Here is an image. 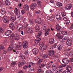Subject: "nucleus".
<instances>
[{
  "label": "nucleus",
  "mask_w": 73,
  "mask_h": 73,
  "mask_svg": "<svg viewBox=\"0 0 73 73\" xmlns=\"http://www.w3.org/2000/svg\"><path fill=\"white\" fill-rule=\"evenodd\" d=\"M69 54L70 56H73V52H70L69 53Z\"/></svg>",
  "instance_id": "58"
},
{
  "label": "nucleus",
  "mask_w": 73,
  "mask_h": 73,
  "mask_svg": "<svg viewBox=\"0 0 73 73\" xmlns=\"http://www.w3.org/2000/svg\"><path fill=\"white\" fill-rule=\"evenodd\" d=\"M21 12L22 14H24L25 13V11L24 10H23L21 11Z\"/></svg>",
  "instance_id": "60"
},
{
  "label": "nucleus",
  "mask_w": 73,
  "mask_h": 73,
  "mask_svg": "<svg viewBox=\"0 0 73 73\" xmlns=\"http://www.w3.org/2000/svg\"><path fill=\"white\" fill-rule=\"evenodd\" d=\"M19 59H21V60H24L25 59V56L23 55V54H22V53H21L19 57Z\"/></svg>",
  "instance_id": "21"
},
{
  "label": "nucleus",
  "mask_w": 73,
  "mask_h": 73,
  "mask_svg": "<svg viewBox=\"0 0 73 73\" xmlns=\"http://www.w3.org/2000/svg\"><path fill=\"white\" fill-rule=\"evenodd\" d=\"M36 23H38V24H40L41 23V18H37L35 20Z\"/></svg>",
  "instance_id": "23"
},
{
  "label": "nucleus",
  "mask_w": 73,
  "mask_h": 73,
  "mask_svg": "<svg viewBox=\"0 0 73 73\" xmlns=\"http://www.w3.org/2000/svg\"><path fill=\"white\" fill-rule=\"evenodd\" d=\"M8 17H7V16H4L3 17V21L4 23H8L9 21V20H8Z\"/></svg>",
  "instance_id": "11"
},
{
  "label": "nucleus",
  "mask_w": 73,
  "mask_h": 73,
  "mask_svg": "<svg viewBox=\"0 0 73 73\" xmlns=\"http://www.w3.org/2000/svg\"><path fill=\"white\" fill-rule=\"evenodd\" d=\"M62 48V46L60 44H59V45L57 47V48L58 49V50H60V49H61Z\"/></svg>",
  "instance_id": "36"
},
{
  "label": "nucleus",
  "mask_w": 73,
  "mask_h": 73,
  "mask_svg": "<svg viewBox=\"0 0 73 73\" xmlns=\"http://www.w3.org/2000/svg\"><path fill=\"white\" fill-rule=\"evenodd\" d=\"M23 47L24 49L27 48L28 46V43L27 41H24L23 42Z\"/></svg>",
  "instance_id": "5"
},
{
  "label": "nucleus",
  "mask_w": 73,
  "mask_h": 73,
  "mask_svg": "<svg viewBox=\"0 0 73 73\" xmlns=\"http://www.w3.org/2000/svg\"><path fill=\"white\" fill-rule=\"evenodd\" d=\"M57 45H58V43H55L54 45H53L52 46L54 48H56Z\"/></svg>",
  "instance_id": "48"
},
{
  "label": "nucleus",
  "mask_w": 73,
  "mask_h": 73,
  "mask_svg": "<svg viewBox=\"0 0 73 73\" xmlns=\"http://www.w3.org/2000/svg\"><path fill=\"white\" fill-rule=\"evenodd\" d=\"M35 61H38V64H41V62H42V59H40V57L38 56H36L35 57Z\"/></svg>",
  "instance_id": "6"
},
{
  "label": "nucleus",
  "mask_w": 73,
  "mask_h": 73,
  "mask_svg": "<svg viewBox=\"0 0 73 73\" xmlns=\"http://www.w3.org/2000/svg\"><path fill=\"white\" fill-rule=\"evenodd\" d=\"M49 42L50 44H53L54 43V40L53 38L50 39L49 40Z\"/></svg>",
  "instance_id": "20"
},
{
  "label": "nucleus",
  "mask_w": 73,
  "mask_h": 73,
  "mask_svg": "<svg viewBox=\"0 0 73 73\" xmlns=\"http://www.w3.org/2000/svg\"><path fill=\"white\" fill-rule=\"evenodd\" d=\"M56 5L58 7H61L62 5V4L60 2H58L56 3Z\"/></svg>",
  "instance_id": "34"
},
{
  "label": "nucleus",
  "mask_w": 73,
  "mask_h": 73,
  "mask_svg": "<svg viewBox=\"0 0 73 73\" xmlns=\"http://www.w3.org/2000/svg\"><path fill=\"white\" fill-rule=\"evenodd\" d=\"M54 54V51L53 50L49 51V52L48 53V54L50 56H52Z\"/></svg>",
  "instance_id": "18"
},
{
  "label": "nucleus",
  "mask_w": 73,
  "mask_h": 73,
  "mask_svg": "<svg viewBox=\"0 0 73 73\" xmlns=\"http://www.w3.org/2000/svg\"><path fill=\"white\" fill-rule=\"evenodd\" d=\"M29 23L31 24H34V21L32 19H30L29 20Z\"/></svg>",
  "instance_id": "33"
},
{
  "label": "nucleus",
  "mask_w": 73,
  "mask_h": 73,
  "mask_svg": "<svg viewBox=\"0 0 73 73\" xmlns=\"http://www.w3.org/2000/svg\"><path fill=\"white\" fill-rule=\"evenodd\" d=\"M23 27V25L21 24H19L17 26V29H19V28H21V27Z\"/></svg>",
  "instance_id": "41"
},
{
  "label": "nucleus",
  "mask_w": 73,
  "mask_h": 73,
  "mask_svg": "<svg viewBox=\"0 0 73 73\" xmlns=\"http://www.w3.org/2000/svg\"><path fill=\"white\" fill-rule=\"evenodd\" d=\"M3 32V29L0 27V34H1Z\"/></svg>",
  "instance_id": "55"
},
{
  "label": "nucleus",
  "mask_w": 73,
  "mask_h": 73,
  "mask_svg": "<svg viewBox=\"0 0 73 73\" xmlns=\"http://www.w3.org/2000/svg\"><path fill=\"white\" fill-rule=\"evenodd\" d=\"M23 8L25 11H29V6L27 5H26L23 7Z\"/></svg>",
  "instance_id": "27"
},
{
  "label": "nucleus",
  "mask_w": 73,
  "mask_h": 73,
  "mask_svg": "<svg viewBox=\"0 0 73 73\" xmlns=\"http://www.w3.org/2000/svg\"><path fill=\"white\" fill-rule=\"evenodd\" d=\"M42 72V69H41V68L38 69V71H37L38 73H40L41 72Z\"/></svg>",
  "instance_id": "43"
},
{
  "label": "nucleus",
  "mask_w": 73,
  "mask_h": 73,
  "mask_svg": "<svg viewBox=\"0 0 73 73\" xmlns=\"http://www.w3.org/2000/svg\"><path fill=\"white\" fill-rule=\"evenodd\" d=\"M4 47L3 46H0V51L1 50V49H4Z\"/></svg>",
  "instance_id": "61"
},
{
  "label": "nucleus",
  "mask_w": 73,
  "mask_h": 73,
  "mask_svg": "<svg viewBox=\"0 0 73 73\" xmlns=\"http://www.w3.org/2000/svg\"><path fill=\"white\" fill-rule=\"evenodd\" d=\"M36 13H41V11L40 10H38L37 11H36Z\"/></svg>",
  "instance_id": "57"
},
{
  "label": "nucleus",
  "mask_w": 73,
  "mask_h": 73,
  "mask_svg": "<svg viewBox=\"0 0 73 73\" xmlns=\"http://www.w3.org/2000/svg\"><path fill=\"white\" fill-rule=\"evenodd\" d=\"M37 6V4L35 3H33L30 6V7L32 9L34 10L35 9L36 7Z\"/></svg>",
  "instance_id": "15"
},
{
  "label": "nucleus",
  "mask_w": 73,
  "mask_h": 73,
  "mask_svg": "<svg viewBox=\"0 0 73 73\" xmlns=\"http://www.w3.org/2000/svg\"><path fill=\"white\" fill-rule=\"evenodd\" d=\"M50 21H54V19H53V18L52 17H51L49 19Z\"/></svg>",
  "instance_id": "56"
},
{
  "label": "nucleus",
  "mask_w": 73,
  "mask_h": 73,
  "mask_svg": "<svg viewBox=\"0 0 73 73\" xmlns=\"http://www.w3.org/2000/svg\"><path fill=\"white\" fill-rule=\"evenodd\" d=\"M58 72L59 73L61 72H62V70L61 69H58Z\"/></svg>",
  "instance_id": "62"
},
{
  "label": "nucleus",
  "mask_w": 73,
  "mask_h": 73,
  "mask_svg": "<svg viewBox=\"0 0 73 73\" xmlns=\"http://www.w3.org/2000/svg\"><path fill=\"white\" fill-rule=\"evenodd\" d=\"M24 29V28H23V26L21 27H20L18 29V31H23Z\"/></svg>",
  "instance_id": "46"
},
{
  "label": "nucleus",
  "mask_w": 73,
  "mask_h": 73,
  "mask_svg": "<svg viewBox=\"0 0 73 73\" xmlns=\"http://www.w3.org/2000/svg\"><path fill=\"white\" fill-rule=\"evenodd\" d=\"M11 34H12L11 35L9 36V38H11V39L12 40V39H13H13L15 35V34H14L13 33H12Z\"/></svg>",
  "instance_id": "32"
},
{
  "label": "nucleus",
  "mask_w": 73,
  "mask_h": 73,
  "mask_svg": "<svg viewBox=\"0 0 73 73\" xmlns=\"http://www.w3.org/2000/svg\"><path fill=\"white\" fill-rule=\"evenodd\" d=\"M56 18L58 20H61L62 17H61V15L59 14H57L56 15Z\"/></svg>",
  "instance_id": "19"
},
{
  "label": "nucleus",
  "mask_w": 73,
  "mask_h": 73,
  "mask_svg": "<svg viewBox=\"0 0 73 73\" xmlns=\"http://www.w3.org/2000/svg\"><path fill=\"white\" fill-rule=\"evenodd\" d=\"M67 38L66 37H65L64 38H63L62 40V42H65L66 40H67Z\"/></svg>",
  "instance_id": "49"
},
{
  "label": "nucleus",
  "mask_w": 73,
  "mask_h": 73,
  "mask_svg": "<svg viewBox=\"0 0 73 73\" xmlns=\"http://www.w3.org/2000/svg\"><path fill=\"white\" fill-rule=\"evenodd\" d=\"M33 52L34 54H37L39 52V50L36 48H34L33 50Z\"/></svg>",
  "instance_id": "12"
},
{
  "label": "nucleus",
  "mask_w": 73,
  "mask_h": 73,
  "mask_svg": "<svg viewBox=\"0 0 73 73\" xmlns=\"http://www.w3.org/2000/svg\"><path fill=\"white\" fill-rule=\"evenodd\" d=\"M27 15L30 17H32V13H30L29 12H28L27 13Z\"/></svg>",
  "instance_id": "38"
},
{
  "label": "nucleus",
  "mask_w": 73,
  "mask_h": 73,
  "mask_svg": "<svg viewBox=\"0 0 73 73\" xmlns=\"http://www.w3.org/2000/svg\"><path fill=\"white\" fill-rule=\"evenodd\" d=\"M30 64H31L32 66H34V65H35V63L32 62H30Z\"/></svg>",
  "instance_id": "63"
},
{
  "label": "nucleus",
  "mask_w": 73,
  "mask_h": 73,
  "mask_svg": "<svg viewBox=\"0 0 73 73\" xmlns=\"http://www.w3.org/2000/svg\"><path fill=\"white\" fill-rule=\"evenodd\" d=\"M62 17H64V16H66V14L64 12L62 13Z\"/></svg>",
  "instance_id": "59"
},
{
  "label": "nucleus",
  "mask_w": 73,
  "mask_h": 73,
  "mask_svg": "<svg viewBox=\"0 0 73 73\" xmlns=\"http://www.w3.org/2000/svg\"><path fill=\"white\" fill-rule=\"evenodd\" d=\"M23 22L24 23H25L24 25V27L25 28H27V27H28V23H27L25 22V20Z\"/></svg>",
  "instance_id": "30"
},
{
  "label": "nucleus",
  "mask_w": 73,
  "mask_h": 73,
  "mask_svg": "<svg viewBox=\"0 0 73 73\" xmlns=\"http://www.w3.org/2000/svg\"><path fill=\"white\" fill-rule=\"evenodd\" d=\"M45 66V65H44L43 64H40L39 66V68H43V67H44Z\"/></svg>",
  "instance_id": "51"
},
{
  "label": "nucleus",
  "mask_w": 73,
  "mask_h": 73,
  "mask_svg": "<svg viewBox=\"0 0 73 73\" xmlns=\"http://www.w3.org/2000/svg\"><path fill=\"white\" fill-rule=\"evenodd\" d=\"M62 62L64 64H68L69 63V59L67 58H64L63 59Z\"/></svg>",
  "instance_id": "9"
},
{
  "label": "nucleus",
  "mask_w": 73,
  "mask_h": 73,
  "mask_svg": "<svg viewBox=\"0 0 73 73\" xmlns=\"http://www.w3.org/2000/svg\"><path fill=\"white\" fill-rule=\"evenodd\" d=\"M28 65H26L23 67V69L26 70L28 69Z\"/></svg>",
  "instance_id": "39"
},
{
  "label": "nucleus",
  "mask_w": 73,
  "mask_h": 73,
  "mask_svg": "<svg viewBox=\"0 0 73 73\" xmlns=\"http://www.w3.org/2000/svg\"><path fill=\"white\" fill-rule=\"evenodd\" d=\"M52 70H53V72H54L56 70H57V67L56 66V65L54 64H53L52 65Z\"/></svg>",
  "instance_id": "28"
},
{
  "label": "nucleus",
  "mask_w": 73,
  "mask_h": 73,
  "mask_svg": "<svg viewBox=\"0 0 73 73\" xmlns=\"http://www.w3.org/2000/svg\"><path fill=\"white\" fill-rule=\"evenodd\" d=\"M56 36L58 37V39H62V36L61 35V34L60 33H57L56 35Z\"/></svg>",
  "instance_id": "25"
},
{
  "label": "nucleus",
  "mask_w": 73,
  "mask_h": 73,
  "mask_svg": "<svg viewBox=\"0 0 73 73\" xmlns=\"http://www.w3.org/2000/svg\"><path fill=\"white\" fill-rule=\"evenodd\" d=\"M72 4H69L68 5H67L65 7V9H67V10H70L71 8L72 7Z\"/></svg>",
  "instance_id": "10"
},
{
  "label": "nucleus",
  "mask_w": 73,
  "mask_h": 73,
  "mask_svg": "<svg viewBox=\"0 0 73 73\" xmlns=\"http://www.w3.org/2000/svg\"><path fill=\"white\" fill-rule=\"evenodd\" d=\"M14 46V44H11L9 45V47L7 49L9 51H11L13 49V46Z\"/></svg>",
  "instance_id": "14"
},
{
  "label": "nucleus",
  "mask_w": 73,
  "mask_h": 73,
  "mask_svg": "<svg viewBox=\"0 0 73 73\" xmlns=\"http://www.w3.org/2000/svg\"><path fill=\"white\" fill-rule=\"evenodd\" d=\"M20 38V35L17 34L16 35L15 37H14L13 39L14 40H18Z\"/></svg>",
  "instance_id": "26"
},
{
  "label": "nucleus",
  "mask_w": 73,
  "mask_h": 73,
  "mask_svg": "<svg viewBox=\"0 0 73 73\" xmlns=\"http://www.w3.org/2000/svg\"><path fill=\"white\" fill-rule=\"evenodd\" d=\"M16 19H17L16 16H12L10 17V21H14L15 20H16Z\"/></svg>",
  "instance_id": "13"
},
{
  "label": "nucleus",
  "mask_w": 73,
  "mask_h": 73,
  "mask_svg": "<svg viewBox=\"0 0 73 73\" xmlns=\"http://www.w3.org/2000/svg\"><path fill=\"white\" fill-rule=\"evenodd\" d=\"M41 1H39L38 2L37 4L39 7H41Z\"/></svg>",
  "instance_id": "40"
},
{
  "label": "nucleus",
  "mask_w": 73,
  "mask_h": 73,
  "mask_svg": "<svg viewBox=\"0 0 73 73\" xmlns=\"http://www.w3.org/2000/svg\"><path fill=\"white\" fill-rule=\"evenodd\" d=\"M20 11L17 8H15V13L16 14V16H17V19H19V20H21L23 19V17H21L20 16Z\"/></svg>",
  "instance_id": "2"
},
{
  "label": "nucleus",
  "mask_w": 73,
  "mask_h": 73,
  "mask_svg": "<svg viewBox=\"0 0 73 73\" xmlns=\"http://www.w3.org/2000/svg\"><path fill=\"white\" fill-rule=\"evenodd\" d=\"M41 35H42V32L40 31L39 32L38 35L36 36L37 38L35 39V41L36 45H37L40 41V40H41V38H40V37L41 36Z\"/></svg>",
  "instance_id": "1"
},
{
  "label": "nucleus",
  "mask_w": 73,
  "mask_h": 73,
  "mask_svg": "<svg viewBox=\"0 0 73 73\" xmlns=\"http://www.w3.org/2000/svg\"><path fill=\"white\" fill-rule=\"evenodd\" d=\"M9 27L10 29H11L12 30H13L15 29V25L13 23H10L9 25Z\"/></svg>",
  "instance_id": "22"
},
{
  "label": "nucleus",
  "mask_w": 73,
  "mask_h": 73,
  "mask_svg": "<svg viewBox=\"0 0 73 73\" xmlns=\"http://www.w3.org/2000/svg\"><path fill=\"white\" fill-rule=\"evenodd\" d=\"M56 30L58 32H61V27L59 25H57L56 26Z\"/></svg>",
  "instance_id": "16"
},
{
  "label": "nucleus",
  "mask_w": 73,
  "mask_h": 73,
  "mask_svg": "<svg viewBox=\"0 0 73 73\" xmlns=\"http://www.w3.org/2000/svg\"><path fill=\"white\" fill-rule=\"evenodd\" d=\"M8 50L7 49H5L3 50V53L4 54H6L8 52Z\"/></svg>",
  "instance_id": "44"
},
{
  "label": "nucleus",
  "mask_w": 73,
  "mask_h": 73,
  "mask_svg": "<svg viewBox=\"0 0 73 73\" xmlns=\"http://www.w3.org/2000/svg\"><path fill=\"white\" fill-rule=\"evenodd\" d=\"M72 41L70 39H68L67 40L66 42V44L67 45H68V46H70L72 45Z\"/></svg>",
  "instance_id": "17"
},
{
  "label": "nucleus",
  "mask_w": 73,
  "mask_h": 73,
  "mask_svg": "<svg viewBox=\"0 0 73 73\" xmlns=\"http://www.w3.org/2000/svg\"><path fill=\"white\" fill-rule=\"evenodd\" d=\"M47 73H53V72L50 70H48L47 71Z\"/></svg>",
  "instance_id": "52"
},
{
  "label": "nucleus",
  "mask_w": 73,
  "mask_h": 73,
  "mask_svg": "<svg viewBox=\"0 0 73 73\" xmlns=\"http://www.w3.org/2000/svg\"><path fill=\"white\" fill-rule=\"evenodd\" d=\"M27 33H33V29L32 27H28L27 28Z\"/></svg>",
  "instance_id": "7"
},
{
  "label": "nucleus",
  "mask_w": 73,
  "mask_h": 73,
  "mask_svg": "<svg viewBox=\"0 0 73 73\" xmlns=\"http://www.w3.org/2000/svg\"><path fill=\"white\" fill-rule=\"evenodd\" d=\"M25 55H26V56H27L29 54V52L28 50L26 51L25 52Z\"/></svg>",
  "instance_id": "53"
},
{
  "label": "nucleus",
  "mask_w": 73,
  "mask_h": 73,
  "mask_svg": "<svg viewBox=\"0 0 73 73\" xmlns=\"http://www.w3.org/2000/svg\"><path fill=\"white\" fill-rule=\"evenodd\" d=\"M40 30V27L38 25H36V32H37L38 30Z\"/></svg>",
  "instance_id": "35"
},
{
  "label": "nucleus",
  "mask_w": 73,
  "mask_h": 73,
  "mask_svg": "<svg viewBox=\"0 0 73 73\" xmlns=\"http://www.w3.org/2000/svg\"><path fill=\"white\" fill-rule=\"evenodd\" d=\"M49 33L48 32V31H45L44 34L45 36H47V35H49Z\"/></svg>",
  "instance_id": "45"
},
{
  "label": "nucleus",
  "mask_w": 73,
  "mask_h": 73,
  "mask_svg": "<svg viewBox=\"0 0 73 73\" xmlns=\"http://www.w3.org/2000/svg\"><path fill=\"white\" fill-rule=\"evenodd\" d=\"M43 29L44 31H46V26H44L43 27Z\"/></svg>",
  "instance_id": "64"
},
{
  "label": "nucleus",
  "mask_w": 73,
  "mask_h": 73,
  "mask_svg": "<svg viewBox=\"0 0 73 73\" xmlns=\"http://www.w3.org/2000/svg\"><path fill=\"white\" fill-rule=\"evenodd\" d=\"M6 13V11H5V9H2L1 10V15H5Z\"/></svg>",
  "instance_id": "24"
},
{
  "label": "nucleus",
  "mask_w": 73,
  "mask_h": 73,
  "mask_svg": "<svg viewBox=\"0 0 73 73\" xmlns=\"http://www.w3.org/2000/svg\"><path fill=\"white\" fill-rule=\"evenodd\" d=\"M65 66H66V64H62L60 66V67L64 68V67H65Z\"/></svg>",
  "instance_id": "50"
},
{
  "label": "nucleus",
  "mask_w": 73,
  "mask_h": 73,
  "mask_svg": "<svg viewBox=\"0 0 73 73\" xmlns=\"http://www.w3.org/2000/svg\"><path fill=\"white\" fill-rule=\"evenodd\" d=\"M21 43L19 42L17 45H15V49L16 50H21Z\"/></svg>",
  "instance_id": "3"
},
{
  "label": "nucleus",
  "mask_w": 73,
  "mask_h": 73,
  "mask_svg": "<svg viewBox=\"0 0 73 73\" xmlns=\"http://www.w3.org/2000/svg\"><path fill=\"white\" fill-rule=\"evenodd\" d=\"M39 45L42 50H45L46 49L47 47H48V45L46 46V45L45 44H44L43 45L42 44V45L40 44H39Z\"/></svg>",
  "instance_id": "4"
},
{
  "label": "nucleus",
  "mask_w": 73,
  "mask_h": 73,
  "mask_svg": "<svg viewBox=\"0 0 73 73\" xmlns=\"http://www.w3.org/2000/svg\"><path fill=\"white\" fill-rule=\"evenodd\" d=\"M16 64V62H12V63H11V66H13V67L15 66Z\"/></svg>",
  "instance_id": "37"
},
{
  "label": "nucleus",
  "mask_w": 73,
  "mask_h": 73,
  "mask_svg": "<svg viewBox=\"0 0 73 73\" xmlns=\"http://www.w3.org/2000/svg\"><path fill=\"white\" fill-rule=\"evenodd\" d=\"M61 33L62 35H65L68 33V32L66 31H61Z\"/></svg>",
  "instance_id": "31"
},
{
  "label": "nucleus",
  "mask_w": 73,
  "mask_h": 73,
  "mask_svg": "<svg viewBox=\"0 0 73 73\" xmlns=\"http://www.w3.org/2000/svg\"><path fill=\"white\" fill-rule=\"evenodd\" d=\"M13 51L14 52V54H19L20 53V52H17L16 51H15L14 50H13Z\"/></svg>",
  "instance_id": "42"
},
{
  "label": "nucleus",
  "mask_w": 73,
  "mask_h": 73,
  "mask_svg": "<svg viewBox=\"0 0 73 73\" xmlns=\"http://www.w3.org/2000/svg\"><path fill=\"white\" fill-rule=\"evenodd\" d=\"M48 57V55L47 54H45L43 56V58H46Z\"/></svg>",
  "instance_id": "47"
},
{
  "label": "nucleus",
  "mask_w": 73,
  "mask_h": 73,
  "mask_svg": "<svg viewBox=\"0 0 73 73\" xmlns=\"http://www.w3.org/2000/svg\"><path fill=\"white\" fill-rule=\"evenodd\" d=\"M12 31L11 30H8L5 32V35L8 36L11 35L12 33Z\"/></svg>",
  "instance_id": "8"
},
{
  "label": "nucleus",
  "mask_w": 73,
  "mask_h": 73,
  "mask_svg": "<svg viewBox=\"0 0 73 73\" xmlns=\"http://www.w3.org/2000/svg\"><path fill=\"white\" fill-rule=\"evenodd\" d=\"M5 4L7 6H9L11 4L10 1L8 0H6L5 2Z\"/></svg>",
  "instance_id": "29"
},
{
  "label": "nucleus",
  "mask_w": 73,
  "mask_h": 73,
  "mask_svg": "<svg viewBox=\"0 0 73 73\" xmlns=\"http://www.w3.org/2000/svg\"><path fill=\"white\" fill-rule=\"evenodd\" d=\"M18 65L19 66V67H21V66H22V63H21V62H19V64H18Z\"/></svg>",
  "instance_id": "54"
}]
</instances>
